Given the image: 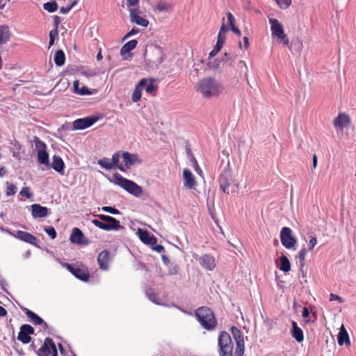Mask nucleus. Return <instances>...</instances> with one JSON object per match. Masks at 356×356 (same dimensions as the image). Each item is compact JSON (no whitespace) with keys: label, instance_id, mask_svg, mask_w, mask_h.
Masks as SVG:
<instances>
[{"label":"nucleus","instance_id":"nucleus-1","mask_svg":"<svg viewBox=\"0 0 356 356\" xmlns=\"http://www.w3.org/2000/svg\"><path fill=\"white\" fill-rule=\"evenodd\" d=\"M218 353L220 356H243L245 347H241L238 350V345L234 343L229 333L222 331L218 339Z\"/></svg>","mask_w":356,"mask_h":356},{"label":"nucleus","instance_id":"nucleus-2","mask_svg":"<svg viewBox=\"0 0 356 356\" xmlns=\"http://www.w3.org/2000/svg\"><path fill=\"white\" fill-rule=\"evenodd\" d=\"M222 85L216 79L209 77L200 80L197 85V91L204 98L217 97L222 92Z\"/></svg>","mask_w":356,"mask_h":356},{"label":"nucleus","instance_id":"nucleus-3","mask_svg":"<svg viewBox=\"0 0 356 356\" xmlns=\"http://www.w3.org/2000/svg\"><path fill=\"white\" fill-rule=\"evenodd\" d=\"M195 316L201 325L207 330L211 331L216 328L217 320L213 311L207 307H202L195 311Z\"/></svg>","mask_w":356,"mask_h":356},{"label":"nucleus","instance_id":"nucleus-4","mask_svg":"<svg viewBox=\"0 0 356 356\" xmlns=\"http://www.w3.org/2000/svg\"><path fill=\"white\" fill-rule=\"evenodd\" d=\"M113 181L115 184L120 186L125 191L136 197H139L143 193V188L133 181L123 177L118 173H115L113 176Z\"/></svg>","mask_w":356,"mask_h":356},{"label":"nucleus","instance_id":"nucleus-5","mask_svg":"<svg viewBox=\"0 0 356 356\" xmlns=\"http://www.w3.org/2000/svg\"><path fill=\"white\" fill-rule=\"evenodd\" d=\"M268 22L270 24L272 36L277 38L284 45H289V40L287 35L284 33L283 25L275 18H269Z\"/></svg>","mask_w":356,"mask_h":356},{"label":"nucleus","instance_id":"nucleus-6","mask_svg":"<svg viewBox=\"0 0 356 356\" xmlns=\"http://www.w3.org/2000/svg\"><path fill=\"white\" fill-rule=\"evenodd\" d=\"M38 356H58L56 344L50 337H46L41 347L36 351Z\"/></svg>","mask_w":356,"mask_h":356},{"label":"nucleus","instance_id":"nucleus-7","mask_svg":"<svg viewBox=\"0 0 356 356\" xmlns=\"http://www.w3.org/2000/svg\"><path fill=\"white\" fill-rule=\"evenodd\" d=\"M280 241L284 247L287 249H291L296 245V239L292 236V230L287 227H284L280 232Z\"/></svg>","mask_w":356,"mask_h":356},{"label":"nucleus","instance_id":"nucleus-8","mask_svg":"<svg viewBox=\"0 0 356 356\" xmlns=\"http://www.w3.org/2000/svg\"><path fill=\"white\" fill-rule=\"evenodd\" d=\"M34 328L29 325L24 324L20 327V330L17 335V339L24 344H27L31 342V334H34Z\"/></svg>","mask_w":356,"mask_h":356},{"label":"nucleus","instance_id":"nucleus-9","mask_svg":"<svg viewBox=\"0 0 356 356\" xmlns=\"http://www.w3.org/2000/svg\"><path fill=\"white\" fill-rule=\"evenodd\" d=\"M64 266L76 278L82 281H88L89 277V272L88 269L84 267H75L70 264H65Z\"/></svg>","mask_w":356,"mask_h":356},{"label":"nucleus","instance_id":"nucleus-10","mask_svg":"<svg viewBox=\"0 0 356 356\" xmlns=\"http://www.w3.org/2000/svg\"><path fill=\"white\" fill-rule=\"evenodd\" d=\"M93 225L105 231H118L122 228L120 222L115 218V222H102L97 219L92 220Z\"/></svg>","mask_w":356,"mask_h":356},{"label":"nucleus","instance_id":"nucleus-11","mask_svg":"<svg viewBox=\"0 0 356 356\" xmlns=\"http://www.w3.org/2000/svg\"><path fill=\"white\" fill-rule=\"evenodd\" d=\"M97 121V118L92 116L79 118L74 121L73 128L75 130L85 129L94 124Z\"/></svg>","mask_w":356,"mask_h":356},{"label":"nucleus","instance_id":"nucleus-12","mask_svg":"<svg viewBox=\"0 0 356 356\" xmlns=\"http://www.w3.org/2000/svg\"><path fill=\"white\" fill-rule=\"evenodd\" d=\"M130 20L132 23H135L143 27H147L149 21L139 15L140 13L138 8H129Z\"/></svg>","mask_w":356,"mask_h":356},{"label":"nucleus","instance_id":"nucleus-13","mask_svg":"<svg viewBox=\"0 0 356 356\" xmlns=\"http://www.w3.org/2000/svg\"><path fill=\"white\" fill-rule=\"evenodd\" d=\"M351 122L350 116L345 113H340L334 118L333 125L336 129L343 130L344 127L348 126Z\"/></svg>","mask_w":356,"mask_h":356},{"label":"nucleus","instance_id":"nucleus-14","mask_svg":"<svg viewBox=\"0 0 356 356\" xmlns=\"http://www.w3.org/2000/svg\"><path fill=\"white\" fill-rule=\"evenodd\" d=\"M70 240L72 243H76L79 245L89 244V240L86 238L83 232L76 227L72 229Z\"/></svg>","mask_w":356,"mask_h":356},{"label":"nucleus","instance_id":"nucleus-15","mask_svg":"<svg viewBox=\"0 0 356 356\" xmlns=\"http://www.w3.org/2000/svg\"><path fill=\"white\" fill-rule=\"evenodd\" d=\"M138 235L140 241L145 244L152 246L156 244L157 238L154 235H150L145 229H138Z\"/></svg>","mask_w":356,"mask_h":356},{"label":"nucleus","instance_id":"nucleus-16","mask_svg":"<svg viewBox=\"0 0 356 356\" xmlns=\"http://www.w3.org/2000/svg\"><path fill=\"white\" fill-rule=\"evenodd\" d=\"M200 265L209 270H212L216 267L215 258L210 254H203L198 259Z\"/></svg>","mask_w":356,"mask_h":356},{"label":"nucleus","instance_id":"nucleus-17","mask_svg":"<svg viewBox=\"0 0 356 356\" xmlns=\"http://www.w3.org/2000/svg\"><path fill=\"white\" fill-rule=\"evenodd\" d=\"M49 213V209L39 204L31 205V215L34 218L46 217Z\"/></svg>","mask_w":356,"mask_h":356},{"label":"nucleus","instance_id":"nucleus-18","mask_svg":"<svg viewBox=\"0 0 356 356\" xmlns=\"http://www.w3.org/2000/svg\"><path fill=\"white\" fill-rule=\"evenodd\" d=\"M25 314L26 316L29 318V321L33 323L35 325H41L44 330L48 328V325L46 322H44L42 318L35 314L33 312L26 309Z\"/></svg>","mask_w":356,"mask_h":356},{"label":"nucleus","instance_id":"nucleus-19","mask_svg":"<svg viewBox=\"0 0 356 356\" xmlns=\"http://www.w3.org/2000/svg\"><path fill=\"white\" fill-rule=\"evenodd\" d=\"M220 189L226 193L231 184V173L228 170H224L219 178Z\"/></svg>","mask_w":356,"mask_h":356},{"label":"nucleus","instance_id":"nucleus-20","mask_svg":"<svg viewBox=\"0 0 356 356\" xmlns=\"http://www.w3.org/2000/svg\"><path fill=\"white\" fill-rule=\"evenodd\" d=\"M122 159L127 168H129L135 163H140L142 161L141 159L138 158V154H131L129 152H124L122 153Z\"/></svg>","mask_w":356,"mask_h":356},{"label":"nucleus","instance_id":"nucleus-21","mask_svg":"<svg viewBox=\"0 0 356 356\" xmlns=\"http://www.w3.org/2000/svg\"><path fill=\"white\" fill-rule=\"evenodd\" d=\"M14 236L22 241H24L26 243H29L30 244H35L36 241H37V238L35 236H33V234L29 233V232H24V231H21V230H18L16 232V233L14 234Z\"/></svg>","mask_w":356,"mask_h":356},{"label":"nucleus","instance_id":"nucleus-22","mask_svg":"<svg viewBox=\"0 0 356 356\" xmlns=\"http://www.w3.org/2000/svg\"><path fill=\"white\" fill-rule=\"evenodd\" d=\"M146 83L147 81L145 79H141L137 83L131 95V100L133 102L136 103L140 100L142 92Z\"/></svg>","mask_w":356,"mask_h":356},{"label":"nucleus","instance_id":"nucleus-23","mask_svg":"<svg viewBox=\"0 0 356 356\" xmlns=\"http://www.w3.org/2000/svg\"><path fill=\"white\" fill-rule=\"evenodd\" d=\"M146 83L147 81L145 79H141L137 83L131 95V100L133 102L136 103L140 100L142 92Z\"/></svg>","mask_w":356,"mask_h":356},{"label":"nucleus","instance_id":"nucleus-24","mask_svg":"<svg viewBox=\"0 0 356 356\" xmlns=\"http://www.w3.org/2000/svg\"><path fill=\"white\" fill-rule=\"evenodd\" d=\"M183 178L184 185L186 188L192 189L196 186L197 183L195 179V177L189 170L184 169L183 170Z\"/></svg>","mask_w":356,"mask_h":356},{"label":"nucleus","instance_id":"nucleus-25","mask_svg":"<svg viewBox=\"0 0 356 356\" xmlns=\"http://www.w3.org/2000/svg\"><path fill=\"white\" fill-rule=\"evenodd\" d=\"M110 260V252L108 250L102 251L97 257V262L99 268L102 270L108 268V261Z\"/></svg>","mask_w":356,"mask_h":356},{"label":"nucleus","instance_id":"nucleus-26","mask_svg":"<svg viewBox=\"0 0 356 356\" xmlns=\"http://www.w3.org/2000/svg\"><path fill=\"white\" fill-rule=\"evenodd\" d=\"M60 23V18L58 15H55L54 17V29L49 32V47L52 46L54 43L56 38L58 37V25Z\"/></svg>","mask_w":356,"mask_h":356},{"label":"nucleus","instance_id":"nucleus-27","mask_svg":"<svg viewBox=\"0 0 356 356\" xmlns=\"http://www.w3.org/2000/svg\"><path fill=\"white\" fill-rule=\"evenodd\" d=\"M11 32L8 25L0 26V44H6L10 39Z\"/></svg>","mask_w":356,"mask_h":356},{"label":"nucleus","instance_id":"nucleus-28","mask_svg":"<svg viewBox=\"0 0 356 356\" xmlns=\"http://www.w3.org/2000/svg\"><path fill=\"white\" fill-rule=\"evenodd\" d=\"M291 335L292 337L298 342L301 343L304 340V334L302 329L298 327L297 323L296 321H292V330H291Z\"/></svg>","mask_w":356,"mask_h":356},{"label":"nucleus","instance_id":"nucleus-29","mask_svg":"<svg viewBox=\"0 0 356 356\" xmlns=\"http://www.w3.org/2000/svg\"><path fill=\"white\" fill-rule=\"evenodd\" d=\"M338 343L339 346H343V344H345L346 346H350L349 336L343 325H341L339 333L338 334Z\"/></svg>","mask_w":356,"mask_h":356},{"label":"nucleus","instance_id":"nucleus-30","mask_svg":"<svg viewBox=\"0 0 356 356\" xmlns=\"http://www.w3.org/2000/svg\"><path fill=\"white\" fill-rule=\"evenodd\" d=\"M231 330L236 341V344L238 345V349H241V347H245L243 335L241 331L235 326H232Z\"/></svg>","mask_w":356,"mask_h":356},{"label":"nucleus","instance_id":"nucleus-31","mask_svg":"<svg viewBox=\"0 0 356 356\" xmlns=\"http://www.w3.org/2000/svg\"><path fill=\"white\" fill-rule=\"evenodd\" d=\"M65 164L60 156L54 155L53 156V161L51 168L59 173H63L64 170Z\"/></svg>","mask_w":356,"mask_h":356},{"label":"nucleus","instance_id":"nucleus-32","mask_svg":"<svg viewBox=\"0 0 356 356\" xmlns=\"http://www.w3.org/2000/svg\"><path fill=\"white\" fill-rule=\"evenodd\" d=\"M138 44V41L136 40H131L127 43H125L120 50V54L122 56H125L127 54L129 53L131 50L136 48Z\"/></svg>","mask_w":356,"mask_h":356},{"label":"nucleus","instance_id":"nucleus-33","mask_svg":"<svg viewBox=\"0 0 356 356\" xmlns=\"http://www.w3.org/2000/svg\"><path fill=\"white\" fill-rule=\"evenodd\" d=\"M280 269L284 273H288L291 270V263L286 256L282 255L280 258Z\"/></svg>","mask_w":356,"mask_h":356},{"label":"nucleus","instance_id":"nucleus-34","mask_svg":"<svg viewBox=\"0 0 356 356\" xmlns=\"http://www.w3.org/2000/svg\"><path fill=\"white\" fill-rule=\"evenodd\" d=\"M55 64L58 66H63L65 62V56L63 50H58L54 55Z\"/></svg>","mask_w":356,"mask_h":356},{"label":"nucleus","instance_id":"nucleus-35","mask_svg":"<svg viewBox=\"0 0 356 356\" xmlns=\"http://www.w3.org/2000/svg\"><path fill=\"white\" fill-rule=\"evenodd\" d=\"M120 157V152H115L114 154H113L111 163L113 165V169L118 168L120 170L124 172L125 169H124V166L119 165Z\"/></svg>","mask_w":356,"mask_h":356},{"label":"nucleus","instance_id":"nucleus-36","mask_svg":"<svg viewBox=\"0 0 356 356\" xmlns=\"http://www.w3.org/2000/svg\"><path fill=\"white\" fill-rule=\"evenodd\" d=\"M38 161L41 164L49 165V154L46 149L44 151H38Z\"/></svg>","mask_w":356,"mask_h":356},{"label":"nucleus","instance_id":"nucleus-37","mask_svg":"<svg viewBox=\"0 0 356 356\" xmlns=\"http://www.w3.org/2000/svg\"><path fill=\"white\" fill-rule=\"evenodd\" d=\"M147 83L145 84L144 89L147 94H152L156 89L157 86L154 84V80L152 79H145Z\"/></svg>","mask_w":356,"mask_h":356},{"label":"nucleus","instance_id":"nucleus-38","mask_svg":"<svg viewBox=\"0 0 356 356\" xmlns=\"http://www.w3.org/2000/svg\"><path fill=\"white\" fill-rule=\"evenodd\" d=\"M97 163L103 168L106 170H111L113 169V165L111 163V161L108 158H103L102 159L98 160Z\"/></svg>","mask_w":356,"mask_h":356},{"label":"nucleus","instance_id":"nucleus-39","mask_svg":"<svg viewBox=\"0 0 356 356\" xmlns=\"http://www.w3.org/2000/svg\"><path fill=\"white\" fill-rule=\"evenodd\" d=\"M33 140L35 144L36 149H38V151H44L46 149V144L42 140H41L39 137L34 136Z\"/></svg>","mask_w":356,"mask_h":356},{"label":"nucleus","instance_id":"nucleus-40","mask_svg":"<svg viewBox=\"0 0 356 356\" xmlns=\"http://www.w3.org/2000/svg\"><path fill=\"white\" fill-rule=\"evenodd\" d=\"M43 8L45 10L49 13H54L57 10L58 5L56 1L47 2L44 3Z\"/></svg>","mask_w":356,"mask_h":356},{"label":"nucleus","instance_id":"nucleus-41","mask_svg":"<svg viewBox=\"0 0 356 356\" xmlns=\"http://www.w3.org/2000/svg\"><path fill=\"white\" fill-rule=\"evenodd\" d=\"M171 8V6L165 1H161L156 6V10L160 12L168 11Z\"/></svg>","mask_w":356,"mask_h":356},{"label":"nucleus","instance_id":"nucleus-42","mask_svg":"<svg viewBox=\"0 0 356 356\" xmlns=\"http://www.w3.org/2000/svg\"><path fill=\"white\" fill-rule=\"evenodd\" d=\"M17 192L16 186L8 182L6 183V194L8 196L13 195Z\"/></svg>","mask_w":356,"mask_h":356},{"label":"nucleus","instance_id":"nucleus-43","mask_svg":"<svg viewBox=\"0 0 356 356\" xmlns=\"http://www.w3.org/2000/svg\"><path fill=\"white\" fill-rule=\"evenodd\" d=\"M280 8L285 10L288 8L292 2V0H275Z\"/></svg>","mask_w":356,"mask_h":356},{"label":"nucleus","instance_id":"nucleus-44","mask_svg":"<svg viewBox=\"0 0 356 356\" xmlns=\"http://www.w3.org/2000/svg\"><path fill=\"white\" fill-rule=\"evenodd\" d=\"M307 254V250L305 248H302L300 250L298 254V258L299 259L300 265L301 267H303L305 264V256Z\"/></svg>","mask_w":356,"mask_h":356},{"label":"nucleus","instance_id":"nucleus-45","mask_svg":"<svg viewBox=\"0 0 356 356\" xmlns=\"http://www.w3.org/2000/svg\"><path fill=\"white\" fill-rule=\"evenodd\" d=\"M45 232L47 234L51 237V238L54 239L56 238L57 234L54 227L49 226L45 228Z\"/></svg>","mask_w":356,"mask_h":356},{"label":"nucleus","instance_id":"nucleus-46","mask_svg":"<svg viewBox=\"0 0 356 356\" xmlns=\"http://www.w3.org/2000/svg\"><path fill=\"white\" fill-rule=\"evenodd\" d=\"M102 210L104 211H106V212H108L111 214H115V215L120 213V212L118 209L111 207H108V206L103 207L102 208Z\"/></svg>","mask_w":356,"mask_h":356},{"label":"nucleus","instance_id":"nucleus-47","mask_svg":"<svg viewBox=\"0 0 356 356\" xmlns=\"http://www.w3.org/2000/svg\"><path fill=\"white\" fill-rule=\"evenodd\" d=\"M77 3V1L74 0L70 6L67 7H61L60 8V13L62 14L67 13Z\"/></svg>","mask_w":356,"mask_h":356},{"label":"nucleus","instance_id":"nucleus-48","mask_svg":"<svg viewBox=\"0 0 356 356\" xmlns=\"http://www.w3.org/2000/svg\"><path fill=\"white\" fill-rule=\"evenodd\" d=\"M97 217L99 220L104 222H115V218L109 216H106L103 214L97 215Z\"/></svg>","mask_w":356,"mask_h":356},{"label":"nucleus","instance_id":"nucleus-49","mask_svg":"<svg viewBox=\"0 0 356 356\" xmlns=\"http://www.w3.org/2000/svg\"><path fill=\"white\" fill-rule=\"evenodd\" d=\"M179 271V266L176 264H170L169 266V274L171 275H177Z\"/></svg>","mask_w":356,"mask_h":356},{"label":"nucleus","instance_id":"nucleus-50","mask_svg":"<svg viewBox=\"0 0 356 356\" xmlns=\"http://www.w3.org/2000/svg\"><path fill=\"white\" fill-rule=\"evenodd\" d=\"M20 194L22 196H26L29 199L32 197V193H30L29 187H23L20 191Z\"/></svg>","mask_w":356,"mask_h":356},{"label":"nucleus","instance_id":"nucleus-51","mask_svg":"<svg viewBox=\"0 0 356 356\" xmlns=\"http://www.w3.org/2000/svg\"><path fill=\"white\" fill-rule=\"evenodd\" d=\"M227 20L231 26L235 25V18L231 13H227Z\"/></svg>","mask_w":356,"mask_h":356},{"label":"nucleus","instance_id":"nucleus-52","mask_svg":"<svg viewBox=\"0 0 356 356\" xmlns=\"http://www.w3.org/2000/svg\"><path fill=\"white\" fill-rule=\"evenodd\" d=\"M330 301H333V300H337L339 301L340 303H343V300L341 297H340L338 295H336V294H334V293H331L330 294Z\"/></svg>","mask_w":356,"mask_h":356},{"label":"nucleus","instance_id":"nucleus-53","mask_svg":"<svg viewBox=\"0 0 356 356\" xmlns=\"http://www.w3.org/2000/svg\"><path fill=\"white\" fill-rule=\"evenodd\" d=\"M139 32V30L138 29H132L129 32H128L123 38V40H126L127 38H129L130 36L135 35Z\"/></svg>","mask_w":356,"mask_h":356},{"label":"nucleus","instance_id":"nucleus-54","mask_svg":"<svg viewBox=\"0 0 356 356\" xmlns=\"http://www.w3.org/2000/svg\"><path fill=\"white\" fill-rule=\"evenodd\" d=\"M140 0H127V6L129 8H132L133 6H135L138 5Z\"/></svg>","mask_w":356,"mask_h":356},{"label":"nucleus","instance_id":"nucleus-55","mask_svg":"<svg viewBox=\"0 0 356 356\" xmlns=\"http://www.w3.org/2000/svg\"><path fill=\"white\" fill-rule=\"evenodd\" d=\"M316 243L317 240L316 237H312L311 239L309 240V250H313Z\"/></svg>","mask_w":356,"mask_h":356},{"label":"nucleus","instance_id":"nucleus-56","mask_svg":"<svg viewBox=\"0 0 356 356\" xmlns=\"http://www.w3.org/2000/svg\"><path fill=\"white\" fill-rule=\"evenodd\" d=\"M77 94L84 95H90L91 92L89 91V89L86 87H83L79 90Z\"/></svg>","mask_w":356,"mask_h":356},{"label":"nucleus","instance_id":"nucleus-57","mask_svg":"<svg viewBox=\"0 0 356 356\" xmlns=\"http://www.w3.org/2000/svg\"><path fill=\"white\" fill-rule=\"evenodd\" d=\"M224 44V42H222V41H218L216 42V44L214 47L215 48V51H220V50L221 49L222 47L223 46Z\"/></svg>","mask_w":356,"mask_h":356},{"label":"nucleus","instance_id":"nucleus-58","mask_svg":"<svg viewBox=\"0 0 356 356\" xmlns=\"http://www.w3.org/2000/svg\"><path fill=\"white\" fill-rule=\"evenodd\" d=\"M152 248L157 252H161L162 251L164 250V248L162 245H154Z\"/></svg>","mask_w":356,"mask_h":356},{"label":"nucleus","instance_id":"nucleus-59","mask_svg":"<svg viewBox=\"0 0 356 356\" xmlns=\"http://www.w3.org/2000/svg\"><path fill=\"white\" fill-rule=\"evenodd\" d=\"M302 316L304 318H307L309 316V311L307 307H303Z\"/></svg>","mask_w":356,"mask_h":356},{"label":"nucleus","instance_id":"nucleus-60","mask_svg":"<svg viewBox=\"0 0 356 356\" xmlns=\"http://www.w3.org/2000/svg\"><path fill=\"white\" fill-rule=\"evenodd\" d=\"M79 81H74V84H73V87H74V92L75 93H76V94L78 93V92H79V90H80V89H79Z\"/></svg>","mask_w":356,"mask_h":356},{"label":"nucleus","instance_id":"nucleus-61","mask_svg":"<svg viewBox=\"0 0 356 356\" xmlns=\"http://www.w3.org/2000/svg\"><path fill=\"white\" fill-rule=\"evenodd\" d=\"M231 29L232 31L235 33L238 36H241V31L234 25V26H231Z\"/></svg>","mask_w":356,"mask_h":356},{"label":"nucleus","instance_id":"nucleus-62","mask_svg":"<svg viewBox=\"0 0 356 356\" xmlns=\"http://www.w3.org/2000/svg\"><path fill=\"white\" fill-rule=\"evenodd\" d=\"M226 39V35L225 33H218V41H222V42H225Z\"/></svg>","mask_w":356,"mask_h":356},{"label":"nucleus","instance_id":"nucleus-63","mask_svg":"<svg viewBox=\"0 0 356 356\" xmlns=\"http://www.w3.org/2000/svg\"><path fill=\"white\" fill-rule=\"evenodd\" d=\"M6 315L7 310L4 307L0 306V316H5Z\"/></svg>","mask_w":356,"mask_h":356},{"label":"nucleus","instance_id":"nucleus-64","mask_svg":"<svg viewBox=\"0 0 356 356\" xmlns=\"http://www.w3.org/2000/svg\"><path fill=\"white\" fill-rule=\"evenodd\" d=\"M227 30L228 29L225 26V24H222L220 29L219 33L225 34Z\"/></svg>","mask_w":356,"mask_h":356}]
</instances>
